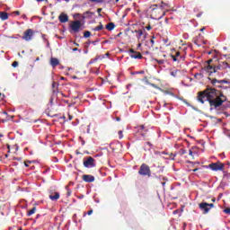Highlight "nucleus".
I'll return each mask as SVG.
<instances>
[{
    "mask_svg": "<svg viewBox=\"0 0 230 230\" xmlns=\"http://www.w3.org/2000/svg\"><path fill=\"white\" fill-rule=\"evenodd\" d=\"M227 100V97L224 95L222 91L217 90V88H213L208 86L206 90L199 92L198 93V102L200 103H204V102H208L210 107H214V109H218V107H222L224 102Z\"/></svg>",
    "mask_w": 230,
    "mask_h": 230,
    "instance_id": "f257e3e1",
    "label": "nucleus"
},
{
    "mask_svg": "<svg viewBox=\"0 0 230 230\" xmlns=\"http://www.w3.org/2000/svg\"><path fill=\"white\" fill-rule=\"evenodd\" d=\"M138 175H142V177H152L150 166H148L146 164H142L138 170Z\"/></svg>",
    "mask_w": 230,
    "mask_h": 230,
    "instance_id": "f03ea898",
    "label": "nucleus"
},
{
    "mask_svg": "<svg viewBox=\"0 0 230 230\" xmlns=\"http://www.w3.org/2000/svg\"><path fill=\"white\" fill-rule=\"evenodd\" d=\"M199 208L200 211H202L203 215H208L213 208H215V204L213 203H207V202H201L199 204Z\"/></svg>",
    "mask_w": 230,
    "mask_h": 230,
    "instance_id": "7ed1b4c3",
    "label": "nucleus"
},
{
    "mask_svg": "<svg viewBox=\"0 0 230 230\" xmlns=\"http://www.w3.org/2000/svg\"><path fill=\"white\" fill-rule=\"evenodd\" d=\"M208 168H210V170L213 172H224L226 164H222V162L211 163L208 165Z\"/></svg>",
    "mask_w": 230,
    "mask_h": 230,
    "instance_id": "20e7f679",
    "label": "nucleus"
},
{
    "mask_svg": "<svg viewBox=\"0 0 230 230\" xmlns=\"http://www.w3.org/2000/svg\"><path fill=\"white\" fill-rule=\"evenodd\" d=\"M83 164L84 168H94L96 166V160L93 156H87L84 159Z\"/></svg>",
    "mask_w": 230,
    "mask_h": 230,
    "instance_id": "39448f33",
    "label": "nucleus"
},
{
    "mask_svg": "<svg viewBox=\"0 0 230 230\" xmlns=\"http://www.w3.org/2000/svg\"><path fill=\"white\" fill-rule=\"evenodd\" d=\"M136 130L138 136H142V137H148V128H145V125L137 126Z\"/></svg>",
    "mask_w": 230,
    "mask_h": 230,
    "instance_id": "423d86ee",
    "label": "nucleus"
},
{
    "mask_svg": "<svg viewBox=\"0 0 230 230\" xmlns=\"http://www.w3.org/2000/svg\"><path fill=\"white\" fill-rule=\"evenodd\" d=\"M81 28H82V22L78 20L72 22L70 24V30H72L73 33H78Z\"/></svg>",
    "mask_w": 230,
    "mask_h": 230,
    "instance_id": "0eeeda50",
    "label": "nucleus"
},
{
    "mask_svg": "<svg viewBox=\"0 0 230 230\" xmlns=\"http://www.w3.org/2000/svg\"><path fill=\"white\" fill-rule=\"evenodd\" d=\"M33 35H35V32L32 31V29H27L23 32V36L22 37V39L23 40L30 41V40H31L33 39Z\"/></svg>",
    "mask_w": 230,
    "mask_h": 230,
    "instance_id": "6e6552de",
    "label": "nucleus"
},
{
    "mask_svg": "<svg viewBox=\"0 0 230 230\" xmlns=\"http://www.w3.org/2000/svg\"><path fill=\"white\" fill-rule=\"evenodd\" d=\"M82 179L84 182H94L95 181V178L93 175H91V174H84L82 176Z\"/></svg>",
    "mask_w": 230,
    "mask_h": 230,
    "instance_id": "1a4fd4ad",
    "label": "nucleus"
},
{
    "mask_svg": "<svg viewBox=\"0 0 230 230\" xmlns=\"http://www.w3.org/2000/svg\"><path fill=\"white\" fill-rule=\"evenodd\" d=\"M205 71L209 74V76H211L213 73H217L215 66L212 65H208L207 66H205Z\"/></svg>",
    "mask_w": 230,
    "mask_h": 230,
    "instance_id": "9d476101",
    "label": "nucleus"
},
{
    "mask_svg": "<svg viewBox=\"0 0 230 230\" xmlns=\"http://www.w3.org/2000/svg\"><path fill=\"white\" fill-rule=\"evenodd\" d=\"M49 198L50 200H58V199H60V193L50 191Z\"/></svg>",
    "mask_w": 230,
    "mask_h": 230,
    "instance_id": "9b49d317",
    "label": "nucleus"
},
{
    "mask_svg": "<svg viewBox=\"0 0 230 230\" xmlns=\"http://www.w3.org/2000/svg\"><path fill=\"white\" fill-rule=\"evenodd\" d=\"M59 22H61L62 23H66L69 21V16L64 13H62L59 16H58Z\"/></svg>",
    "mask_w": 230,
    "mask_h": 230,
    "instance_id": "f8f14e48",
    "label": "nucleus"
},
{
    "mask_svg": "<svg viewBox=\"0 0 230 230\" xmlns=\"http://www.w3.org/2000/svg\"><path fill=\"white\" fill-rule=\"evenodd\" d=\"M50 66H52V67H57V66H60V61L58 60V58H51Z\"/></svg>",
    "mask_w": 230,
    "mask_h": 230,
    "instance_id": "ddd939ff",
    "label": "nucleus"
},
{
    "mask_svg": "<svg viewBox=\"0 0 230 230\" xmlns=\"http://www.w3.org/2000/svg\"><path fill=\"white\" fill-rule=\"evenodd\" d=\"M153 12H155V13H159V12H161V15L157 16L156 19H163V17H164L165 13L164 11H163V9L159 8V9H153Z\"/></svg>",
    "mask_w": 230,
    "mask_h": 230,
    "instance_id": "4468645a",
    "label": "nucleus"
},
{
    "mask_svg": "<svg viewBox=\"0 0 230 230\" xmlns=\"http://www.w3.org/2000/svg\"><path fill=\"white\" fill-rule=\"evenodd\" d=\"M212 85H216L215 84H229V82L226 79L218 80V79H213L211 81Z\"/></svg>",
    "mask_w": 230,
    "mask_h": 230,
    "instance_id": "2eb2a0df",
    "label": "nucleus"
},
{
    "mask_svg": "<svg viewBox=\"0 0 230 230\" xmlns=\"http://www.w3.org/2000/svg\"><path fill=\"white\" fill-rule=\"evenodd\" d=\"M179 57H181V52H175V55L172 54L171 58H172L173 62H179Z\"/></svg>",
    "mask_w": 230,
    "mask_h": 230,
    "instance_id": "dca6fc26",
    "label": "nucleus"
},
{
    "mask_svg": "<svg viewBox=\"0 0 230 230\" xmlns=\"http://www.w3.org/2000/svg\"><path fill=\"white\" fill-rule=\"evenodd\" d=\"M131 58H136L138 60H141V58H143V55L141 54V52H136V54H132L130 55Z\"/></svg>",
    "mask_w": 230,
    "mask_h": 230,
    "instance_id": "f3484780",
    "label": "nucleus"
},
{
    "mask_svg": "<svg viewBox=\"0 0 230 230\" xmlns=\"http://www.w3.org/2000/svg\"><path fill=\"white\" fill-rule=\"evenodd\" d=\"M132 33H137V39L139 40L143 37V30L132 31Z\"/></svg>",
    "mask_w": 230,
    "mask_h": 230,
    "instance_id": "a211bd4d",
    "label": "nucleus"
},
{
    "mask_svg": "<svg viewBox=\"0 0 230 230\" xmlns=\"http://www.w3.org/2000/svg\"><path fill=\"white\" fill-rule=\"evenodd\" d=\"M114 28H116V25L114 24V22H109L106 25V30H108V31H112V30H114Z\"/></svg>",
    "mask_w": 230,
    "mask_h": 230,
    "instance_id": "6ab92c4d",
    "label": "nucleus"
},
{
    "mask_svg": "<svg viewBox=\"0 0 230 230\" xmlns=\"http://www.w3.org/2000/svg\"><path fill=\"white\" fill-rule=\"evenodd\" d=\"M0 19H1L2 21H7V19H8V13H6V12H1V13H0Z\"/></svg>",
    "mask_w": 230,
    "mask_h": 230,
    "instance_id": "aec40b11",
    "label": "nucleus"
},
{
    "mask_svg": "<svg viewBox=\"0 0 230 230\" xmlns=\"http://www.w3.org/2000/svg\"><path fill=\"white\" fill-rule=\"evenodd\" d=\"M35 211H37V207H33L31 210L27 212V217H31V215H35Z\"/></svg>",
    "mask_w": 230,
    "mask_h": 230,
    "instance_id": "412c9836",
    "label": "nucleus"
},
{
    "mask_svg": "<svg viewBox=\"0 0 230 230\" xmlns=\"http://www.w3.org/2000/svg\"><path fill=\"white\" fill-rule=\"evenodd\" d=\"M221 67L222 69H230V65L229 63L224 61V62H221Z\"/></svg>",
    "mask_w": 230,
    "mask_h": 230,
    "instance_id": "4be33fe9",
    "label": "nucleus"
},
{
    "mask_svg": "<svg viewBox=\"0 0 230 230\" xmlns=\"http://www.w3.org/2000/svg\"><path fill=\"white\" fill-rule=\"evenodd\" d=\"M92 30H93V31H101V30H103V24H102V22H100V24L97 27H95Z\"/></svg>",
    "mask_w": 230,
    "mask_h": 230,
    "instance_id": "5701e85b",
    "label": "nucleus"
},
{
    "mask_svg": "<svg viewBox=\"0 0 230 230\" xmlns=\"http://www.w3.org/2000/svg\"><path fill=\"white\" fill-rule=\"evenodd\" d=\"M66 190L67 197H71V193H73V191L69 189V185L66 186Z\"/></svg>",
    "mask_w": 230,
    "mask_h": 230,
    "instance_id": "b1692460",
    "label": "nucleus"
},
{
    "mask_svg": "<svg viewBox=\"0 0 230 230\" xmlns=\"http://www.w3.org/2000/svg\"><path fill=\"white\" fill-rule=\"evenodd\" d=\"M84 39H89V37H91V31H85L84 32Z\"/></svg>",
    "mask_w": 230,
    "mask_h": 230,
    "instance_id": "393cba45",
    "label": "nucleus"
},
{
    "mask_svg": "<svg viewBox=\"0 0 230 230\" xmlns=\"http://www.w3.org/2000/svg\"><path fill=\"white\" fill-rule=\"evenodd\" d=\"M215 69H216V73H217V71H220V70H222V64H221V63H219V65L215 66Z\"/></svg>",
    "mask_w": 230,
    "mask_h": 230,
    "instance_id": "a878e982",
    "label": "nucleus"
},
{
    "mask_svg": "<svg viewBox=\"0 0 230 230\" xmlns=\"http://www.w3.org/2000/svg\"><path fill=\"white\" fill-rule=\"evenodd\" d=\"M23 164H24V166H26V168H28V167H30V164H31V161L26 160V161H24Z\"/></svg>",
    "mask_w": 230,
    "mask_h": 230,
    "instance_id": "bb28decb",
    "label": "nucleus"
},
{
    "mask_svg": "<svg viewBox=\"0 0 230 230\" xmlns=\"http://www.w3.org/2000/svg\"><path fill=\"white\" fill-rule=\"evenodd\" d=\"M84 17H88V15H94V13H92L90 11H87L84 13Z\"/></svg>",
    "mask_w": 230,
    "mask_h": 230,
    "instance_id": "cd10ccee",
    "label": "nucleus"
},
{
    "mask_svg": "<svg viewBox=\"0 0 230 230\" xmlns=\"http://www.w3.org/2000/svg\"><path fill=\"white\" fill-rule=\"evenodd\" d=\"M195 78H202L204 75L201 73L195 74Z\"/></svg>",
    "mask_w": 230,
    "mask_h": 230,
    "instance_id": "c85d7f7f",
    "label": "nucleus"
},
{
    "mask_svg": "<svg viewBox=\"0 0 230 230\" xmlns=\"http://www.w3.org/2000/svg\"><path fill=\"white\" fill-rule=\"evenodd\" d=\"M149 85H150L151 87H154V89H159V90H161V89L159 88V86H157V84H155L150 83Z\"/></svg>",
    "mask_w": 230,
    "mask_h": 230,
    "instance_id": "c756f323",
    "label": "nucleus"
},
{
    "mask_svg": "<svg viewBox=\"0 0 230 230\" xmlns=\"http://www.w3.org/2000/svg\"><path fill=\"white\" fill-rule=\"evenodd\" d=\"M119 139H123V130L119 131Z\"/></svg>",
    "mask_w": 230,
    "mask_h": 230,
    "instance_id": "7c9ffc66",
    "label": "nucleus"
},
{
    "mask_svg": "<svg viewBox=\"0 0 230 230\" xmlns=\"http://www.w3.org/2000/svg\"><path fill=\"white\" fill-rule=\"evenodd\" d=\"M224 213H226V215H230V208H225Z\"/></svg>",
    "mask_w": 230,
    "mask_h": 230,
    "instance_id": "2f4dec72",
    "label": "nucleus"
},
{
    "mask_svg": "<svg viewBox=\"0 0 230 230\" xmlns=\"http://www.w3.org/2000/svg\"><path fill=\"white\" fill-rule=\"evenodd\" d=\"M12 66L13 67H17V66H19V62L17 61L13 62Z\"/></svg>",
    "mask_w": 230,
    "mask_h": 230,
    "instance_id": "473e14b6",
    "label": "nucleus"
},
{
    "mask_svg": "<svg viewBox=\"0 0 230 230\" xmlns=\"http://www.w3.org/2000/svg\"><path fill=\"white\" fill-rule=\"evenodd\" d=\"M155 60L157 64H160V65L164 64V59H160V60L155 59Z\"/></svg>",
    "mask_w": 230,
    "mask_h": 230,
    "instance_id": "72a5a7b5",
    "label": "nucleus"
},
{
    "mask_svg": "<svg viewBox=\"0 0 230 230\" xmlns=\"http://www.w3.org/2000/svg\"><path fill=\"white\" fill-rule=\"evenodd\" d=\"M180 154H181V155H184V154H186V150L185 149H180Z\"/></svg>",
    "mask_w": 230,
    "mask_h": 230,
    "instance_id": "f704fd0d",
    "label": "nucleus"
},
{
    "mask_svg": "<svg viewBox=\"0 0 230 230\" xmlns=\"http://www.w3.org/2000/svg\"><path fill=\"white\" fill-rule=\"evenodd\" d=\"M4 98H6V95H4V93H0V100H4Z\"/></svg>",
    "mask_w": 230,
    "mask_h": 230,
    "instance_id": "c9c22d12",
    "label": "nucleus"
},
{
    "mask_svg": "<svg viewBox=\"0 0 230 230\" xmlns=\"http://www.w3.org/2000/svg\"><path fill=\"white\" fill-rule=\"evenodd\" d=\"M213 85H214V87H216V89H222V85H220V84H215Z\"/></svg>",
    "mask_w": 230,
    "mask_h": 230,
    "instance_id": "e433bc0d",
    "label": "nucleus"
},
{
    "mask_svg": "<svg viewBox=\"0 0 230 230\" xmlns=\"http://www.w3.org/2000/svg\"><path fill=\"white\" fill-rule=\"evenodd\" d=\"M171 76H177V71L171 72Z\"/></svg>",
    "mask_w": 230,
    "mask_h": 230,
    "instance_id": "4c0bfd02",
    "label": "nucleus"
},
{
    "mask_svg": "<svg viewBox=\"0 0 230 230\" xmlns=\"http://www.w3.org/2000/svg\"><path fill=\"white\" fill-rule=\"evenodd\" d=\"M154 39H155V36H153L152 37V39L150 40V42H151V44H152V46H154V44H155V40H154Z\"/></svg>",
    "mask_w": 230,
    "mask_h": 230,
    "instance_id": "58836bf2",
    "label": "nucleus"
},
{
    "mask_svg": "<svg viewBox=\"0 0 230 230\" xmlns=\"http://www.w3.org/2000/svg\"><path fill=\"white\" fill-rule=\"evenodd\" d=\"M146 30L150 31V30H152V26L150 24H148L147 26H146Z\"/></svg>",
    "mask_w": 230,
    "mask_h": 230,
    "instance_id": "ea45409f",
    "label": "nucleus"
},
{
    "mask_svg": "<svg viewBox=\"0 0 230 230\" xmlns=\"http://www.w3.org/2000/svg\"><path fill=\"white\" fill-rule=\"evenodd\" d=\"M13 160L14 161H22V157H14Z\"/></svg>",
    "mask_w": 230,
    "mask_h": 230,
    "instance_id": "a19ab883",
    "label": "nucleus"
},
{
    "mask_svg": "<svg viewBox=\"0 0 230 230\" xmlns=\"http://www.w3.org/2000/svg\"><path fill=\"white\" fill-rule=\"evenodd\" d=\"M13 13H14V15H21V12L19 11H14Z\"/></svg>",
    "mask_w": 230,
    "mask_h": 230,
    "instance_id": "79ce46f5",
    "label": "nucleus"
},
{
    "mask_svg": "<svg viewBox=\"0 0 230 230\" xmlns=\"http://www.w3.org/2000/svg\"><path fill=\"white\" fill-rule=\"evenodd\" d=\"M189 155L193 156V151L191 149L189 150Z\"/></svg>",
    "mask_w": 230,
    "mask_h": 230,
    "instance_id": "37998d69",
    "label": "nucleus"
},
{
    "mask_svg": "<svg viewBox=\"0 0 230 230\" xmlns=\"http://www.w3.org/2000/svg\"><path fill=\"white\" fill-rule=\"evenodd\" d=\"M71 119H73V116L68 114V120L71 121Z\"/></svg>",
    "mask_w": 230,
    "mask_h": 230,
    "instance_id": "c03bdc74",
    "label": "nucleus"
},
{
    "mask_svg": "<svg viewBox=\"0 0 230 230\" xmlns=\"http://www.w3.org/2000/svg\"><path fill=\"white\" fill-rule=\"evenodd\" d=\"M146 145H147V146L152 147V143H150V142H146Z\"/></svg>",
    "mask_w": 230,
    "mask_h": 230,
    "instance_id": "a18cd8bd",
    "label": "nucleus"
},
{
    "mask_svg": "<svg viewBox=\"0 0 230 230\" xmlns=\"http://www.w3.org/2000/svg\"><path fill=\"white\" fill-rule=\"evenodd\" d=\"M211 62H213V59L208 61V66H211Z\"/></svg>",
    "mask_w": 230,
    "mask_h": 230,
    "instance_id": "49530a36",
    "label": "nucleus"
},
{
    "mask_svg": "<svg viewBox=\"0 0 230 230\" xmlns=\"http://www.w3.org/2000/svg\"><path fill=\"white\" fill-rule=\"evenodd\" d=\"M129 53H136L134 49H129Z\"/></svg>",
    "mask_w": 230,
    "mask_h": 230,
    "instance_id": "de8ad7c7",
    "label": "nucleus"
},
{
    "mask_svg": "<svg viewBox=\"0 0 230 230\" xmlns=\"http://www.w3.org/2000/svg\"><path fill=\"white\" fill-rule=\"evenodd\" d=\"M52 87H57V82H54V83L52 84Z\"/></svg>",
    "mask_w": 230,
    "mask_h": 230,
    "instance_id": "09e8293b",
    "label": "nucleus"
},
{
    "mask_svg": "<svg viewBox=\"0 0 230 230\" xmlns=\"http://www.w3.org/2000/svg\"><path fill=\"white\" fill-rule=\"evenodd\" d=\"M97 12H98V13H102V8H98Z\"/></svg>",
    "mask_w": 230,
    "mask_h": 230,
    "instance_id": "8fccbe9b",
    "label": "nucleus"
},
{
    "mask_svg": "<svg viewBox=\"0 0 230 230\" xmlns=\"http://www.w3.org/2000/svg\"><path fill=\"white\" fill-rule=\"evenodd\" d=\"M92 213H93V209H91V210H89V211L87 212L88 215H91Z\"/></svg>",
    "mask_w": 230,
    "mask_h": 230,
    "instance_id": "3c124183",
    "label": "nucleus"
},
{
    "mask_svg": "<svg viewBox=\"0 0 230 230\" xmlns=\"http://www.w3.org/2000/svg\"><path fill=\"white\" fill-rule=\"evenodd\" d=\"M202 16V13H199L197 14V17H201Z\"/></svg>",
    "mask_w": 230,
    "mask_h": 230,
    "instance_id": "603ef678",
    "label": "nucleus"
},
{
    "mask_svg": "<svg viewBox=\"0 0 230 230\" xmlns=\"http://www.w3.org/2000/svg\"><path fill=\"white\" fill-rule=\"evenodd\" d=\"M73 51H78V48H74Z\"/></svg>",
    "mask_w": 230,
    "mask_h": 230,
    "instance_id": "864d4df0",
    "label": "nucleus"
},
{
    "mask_svg": "<svg viewBox=\"0 0 230 230\" xmlns=\"http://www.w3.org/2000/svg\"><path fill=\"white\" fill-rule=\"evenodd\" d=\"M161 172H163V170L159 169V171H157L156 173H161Z\"/></svg>",
    "mask_w": 230,
    "mask_h": 230,
    "instance_id": "5fc2aeb1",
    "label": "nucleus"
},
{
    "mask_svg": "<svg viewBox=\"0 0 230 230\" xmlns=\"http://www.w3.org/2000/svg\"><path fill=\"white\" fill-rule=\"evenodd\" d=\"M153 175H154L155 177H157V172H154Z\"/></svg>",
    "mask_w": 230,
    "mask_h": 230,
    "instance_id": "6e6d98bb",
    "label": "nucleus"
},
{
    "mask_svg": "<svg viewBox=\"0 0 230 230\" xmlns=\"http://www.w3.org/2000/svg\"><path fill=\"white\" fill-rule=\"evenodd\" d=\"M118 121H121V119L119 117H117Z\"/></svg>",
    "mask_w": 230,
    "mask_h": 230,
    "instance_id": "4d7b16f0",
    "label": "nucleus"
},
{
    "mask_svg": "<svg viewBox=\"0 0 230 230\" xmlns=\"http://www.w3.org/2000/svg\"><path fill=\"white\" fill-rule=\"evenodd\" d=\"M204 30H206V28L203 27L202 29H200V31H204Z\"/></svg>",
    "mask_w": 230,
    "mask_h": 230,
    "instance_id": "13d9d810",
    "label": "nucleus"
},
{
    "mask_svg": "<svg viewBox=\"0 0 230 230\" xmlns=\"http://www.w3.org/2000/svg\"><path fill=\"white\" fill-rule=\"evenodd\" d=\"M199 169L198 168H196V169H194V170H192V172H197Z\"/></svg>",
    "mask_w": 230,
    "mask_h": 230,
    "instance_id": "bf43d9fd",
    "label": "nucleus"
},
{
    "mask_svg": "<svg viewBox=\"0 0 230 230\" xmlns=\"http://www.w3.org/2000/svg\"><path fill=\"white\" fill-rule=\"evenodd\" d=\"M38 1V3H42V1H44V0H37Z\"/></svg>",
    "mask_w": 230,
    "mask_h": 230,
    "instance_id": "052dcab7",
    "label": "nucleus"
},
{
    "mask_svg": "<svg viewBox=\"0 0 230 230\" xmlns=\"http://www.w3.org/2000/svg\"><path fill=\"white\" fill-rule=\"evenodd\" d=\"M216 200H217V199H212V202H216Z\"/></svg>",
    "mask_w": 230,
    "mask_h": 230,
    "instance_id": "680f3d73",
    "label": "nucleus"
},
{
    "mask_svg": "<svg viewBox=\"0 0 230 230\" xmlns=\"http://www.w3.org/2000/svg\"><path fill=\"white\" fill-rule=\"evenodd\" d=\"M39 217H40V215H37L36 218H39Z\"/></svg>",
    "mask_w": 230,
    "mask_h": 230,
    "instance_id": "e2e57ef3",
    "label": "nucleus"
},
{
    "mask_svg": "<svg viewBox=\"0 0 230 230\" xmlns=\"http://www.w3.org/2000/svg\"><path fill=\"white\" fill-rule=\"evenodd\" d=\"M172 155V157H176L177 155Z\"/></svg>",
    "mask_w": 230,
    "mask_h": 230,
    "instance_id": "0e129e2a",
    "label": "nucleus"
},
{
    "mask_svg": "<svg viewBox=\"0 0 230 230\" xmlns=\"http://www.w3.org/2000/svg\"><path fill=\"white\" fill-rule=\"evenodd\" d=\"M162 184H163V186H164L165 183H164V182H162Z\"/></svg>",
    "mask_w": 230,
    "mask_h": 230,
    "instance_id": "69168bd1",
    "label": "nucleus"
},
{
    "mask_svg": "<svg viewBox=\"0 0 230 230\" xmlns=\"http://www.w3.org/2000/svg\"><path fill=\"white\" fill-rule=\"evenodd\" d=\"M106 57H109V53L106 54Z\"/></svg>",
    "mask_w": 230,
    "mask_h": 230,
    "instance_id": "338daca9",
    "label": "nucleus"
},
{
    "mask_svg": "<svg viewBox=\"0 0 230 230\" xmlns=\"http://www.w3.org/2000/svg\"><path fill=\"white\" fill-rule=\"evenodd\" d=\"M22 17H23V18H25V17H26V15H22Z\"/></svg>",
    "mask_w": 230,
    "mask_h": 230,
    "instance_id": "774afa93",
    "label": "nucleus"
}]
</instances>
